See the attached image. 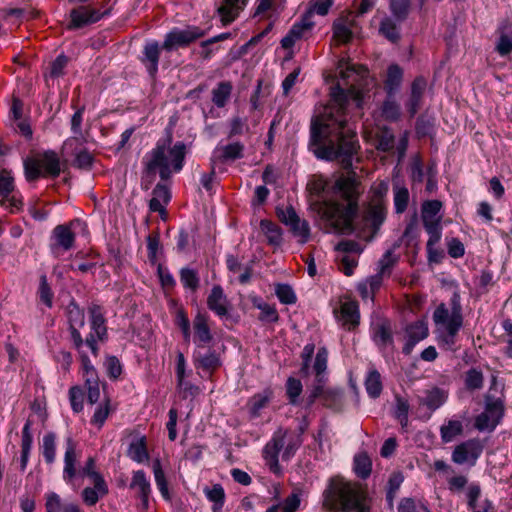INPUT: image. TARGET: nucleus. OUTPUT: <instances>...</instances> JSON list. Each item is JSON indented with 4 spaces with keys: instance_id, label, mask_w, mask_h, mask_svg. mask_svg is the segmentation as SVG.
<instances>
[{
    "instance_id": "obj_1",
    "label": "nucleus",
    "mask_w": 512,
    "mask_h": 512,
    "mask_svg": "<svg viewBox=\"0 0 512 512\" xmlns=\"http://www.w3.org/2000/svg\"><path fill=\"white\" fill-rule=\"evenodd\" d=\"M331 99L323 113L311 121L309 149L321 160H340L344 169L352 167L357 152L356 133L347 124L348 96L339 84L331 89Z\"/></svg>"
},
{
    "instance_id": "obj_2",
    "label": "nucleus",
    "mask_w": 512,
    "mask_h": 512,
    "mask_svg": "<svg viewBox=\"0 0 512 512\" xmlns=\"http://www.w3.org/2000/svg\"><path fill=\"white\" fill-rule=\"evenodd\" d=\"M359 184L354 172L338 178L334 186L335 191L347 201V204L344 206L333 201L324 203L323 218L338 234L350 235L355 231L353 220L358 212Z\"/></svg>"
},
{
    "instance_id": "obj_3",
    "label": "nucleus",
    "mask_w": 512,
    "mask_h": 512,
    "mask_svg": "<svg viewBox=\"0 0 512 512\" xmlns=\"http://www.w3.org/2000/svg\"><path fill=\"white\" fill-rule=\"evenodd\" d=\"M172 137L159 140L144 158L146 176L142 178V188L148 190L154 180L156 171L159 172L161 180H168L172 172L182 170L186 156V145L183 142H176L170 147Z\"/></svg>"
},
{
    "instance_id": "obj_4",
    "label": "nucleus",
    "mask_w": 512,
    "mask_h": 512,
    "mask_svg": "<svg viewBox=\"0 0 512 512\" xmlns=\"http://www.w3.org/2000/svg\"><path fill=\"white\" fill-rule=\"evenodd\" d=\"M323 507L333 512H369L361 493L342 478L330 479L323 492Z\"/></svg>"
},
{
    "instance_id": "obj_5",
    "label": "nucleus",
    "mask_w": 512,
    "mask_h": 512,
    "mask_svg": "<svg viewBox=\"0 0 512 512\" xmlns=\"http://www.w3.org/2000/svg\"><path fill=\"white\" fill-rule=\"evenodd\" d=\"M451 313L444 303L439 304L433 312V321L436 325L445 327L448 337L447 343H454V337L457 335L463 325L462 306L460 295L455 292L450 299Z\"/></svg>"
},
{
    "instance_id": "obj_6",
    "label": "nucleus",
    "mask_w": 512,
    "mask_h": 512,
    "mask_svg": "<svg viewBox=\"0 0 512 512\" xmlns=\"http://www.w3.org/2000/svg\"><path fill=\"white\" fill-rule=\"evenodd\" d=\"M483 451V445L477 438L460 443L452 452V461L458 465L470 463L474 465Z\"/></svg>"
},
{
    "instance_id": "obj_7",
    "label": "nucleus",
    "mask_w": 512,
    "mask_h": 512,
    "mask_svg": "<svg viewBox=\"0 0 512 512\" xmlns=\"http://www.w3.org/2000/svg\"><path fill=\"white\" fill-rule=\"evenodd\" d=\"M387 210L381 200H377L368 205L362 215L361 225L363 228H369L372 231L369 240L373 239L378 233L381 225L386 219Z\"/></svg>"
},
{
    "instance_id": "obj_8",
    "label": "nucleus",
    "mask_w": 512,
    "mask_h": 512,
    "mask_svg": "<svg viewBox=\"0 0 512 512\" xmlns=\"http://www.w3.org/2000/svg\"><path fill=\"white\" fill-rule=\"evenodd\" d=\"M442 202L439 200H428L422 204V222L427 234L442 233L441 219L439 215Z\"/></svg>"
},
{
    "instance_id": "obj_9",
    "label": "nucleus",
    "mask_w": 512,
    "mask_h": 512,
    "mask_svg": "<svg viewBox=\"0 0 512 512\" xmlns=\"http://www.w3.org/2000/svg\"><path fill=\"white\" fill-rule=\"evenodd\" d=\"M67 317L69 323V332L73 347L80 349L84 346L83 338L77 326L83 327L85 324L84 311L74 302L71 301L67 306Z\"/></svg>"
},
{
    "instance_id": "obj_10",
    "label": "nucleus",
    "mask_w": 512,
    "mask_h": 512,
    "mask_svg": "<svg viewBox=\"0 0 512 512\" xmlns=\"http://www.w3.org/2000/svg\"><path fill=\"white\" fill-rule=\"evenodd\" d=\"M285 435L280 431L275 433L273 438L265 445L263 456L266 464L274 473H280L279 453L285 446Z\"/></svg>"
},
{
    "instance_id": "obj_11",
    "label": "nucleus",
    "mask_w": 512,
    "mask_h": 512,
    "mask_svg": "<svg viewBox=\"0 0 512 512\" xmlns=\"http://www.w3.org/2000/svg\"><path fill=\"white\" fill-rule=\"evenodd\" d=\"M426 88L427 81L423 76H418L413 80L410 95L405 102V108L411 118H413L421 108Z\"/></svg>"
},
{
    "instance_id": "obj_12",
    "label": "nucleus",
    "mask_w": 512,
    "mask_h": 512,
    "mask_svg": "<svg viewBox=\"0 0 512 512\" xmlns=\"http://www.w3.org/2000/svg\"><path fill=\"white\" fill-rule=\"evenodd\" d=\"M407 341L403 347V353L411 354L415 345L424 340L429 333L427 322L423 319L409 324L405 329Z\"/></svg>"
},
{
    "instance_id": "obj_13",
    "label": "nucleus",
    "mask_w": 512,
    "mask_h": 512,
    "mask_svg": "<svg viewBox=\"0 0 512 512\" xmlns=\"http://www.w3.org/2000/svg\"><path fill=\"white\" fill-rule=\"evenodd\" d=\"M104 13L90 7H79L71 11V19L67 24L68 29H81L89 23H95L101 19Z\"/></svg>"
},
{
    "instance_id": "obj_14",
    "label": "nucleus",
    "mask_w": 512,
    "mask_h": 512,
    "mask_svg": "<svg viewBox=\"0 0 512 512\" xmlns=\"http://www.w3.org/2000/svg\"><path fill=\"white\" fill-rule=\"evenodd\" d=\"M162 49V45L160 46L157 41H148L143 47L140 61L146 67L148 74L152 78H154L158 72V64Z\"/></svg>"
},
{
    "instance_id": "obj_15",
    "label": "nucleus",
    "mask_w": 512,
    "mask_h": 512,
    "mask_svg": "<svg viewBox=\"0 0 512 512\" xmlns=\"http://www.w3.org/2000/svg\"><path fill=\"white\" fill-rule=\"evenodd\" d=\"M246 4L247 0H222L217 9V20L220 21L223 26L228 25L235 20Z\"/></svg>"
},
{
    "instance_id": "obj_16",
    "label": "nucleus",
    "mask_w": 512,
    "mask_h": 512,
    "mask_svg": "<svg viewBox=\"0 0 512 512\" xmlns=\"http://www.w3.org/2000/svg\"><path fill=\"white\" fill-rule=\"evenodd\" d=\"M89 316V324L91 329L89 335L97 337L100 342L106 341L108 336L106 319L101 307L98 305H92L89 308Z\"/></svg>"
},
{
    "instance_id": "obj_17",
    "label": "nucleus",
    "mask_w": 512,
    "mask_h": 512,
    "mask_svg": "<svg viewBox=\"0 0 512 512\" xmlns=\"http://www.w3.org/2000/svg\"><path fill=\"white\" fill-rule=\"evenodd\" d=\"M55 243L51 245L53 253H58L59 249L70 250L74 246L75 234L66 225H57L52 232Z\"/></svg>"
},
{
    "instance_id": "obj_18",
    "label": "nucleus",
    "mask_w": 512,
    "mask_h": 512,
    "mask_svg": "<svg viewBox=\"0 0 512 512\" xmlns=\"http://www.w3.org/2000/svg\"><path fill=\"white\" fill-rule=\"evenodd\" d=\"M228 300L220 285H215L207 298V306L219 317L228 315Z\"/></svg>"
},
{
    "instance_id": "obj_19",
    "label": "nucleus",
    "mask_w": 512,
    "mask_h": 512,
    "mask_svg": "<svg viewBox=\"0 0 512 512\" xmlns=\"http://www.w3.org/2000/svg\"><path fill=\"white\" fill-rule=\"evenodd\" d=\"M372 339L381 350L389 346L393 347L392 329L388 320H381L373 325Z\"/></svg>"
},
{
    "instance_id": "obj_20",
    "label": "nucleus",
    "mask_w": 512,
    "mask_h": 512,
    "mask_svg": "<svg viewBox=\"0 0 512 512\" xmlns=\"http://www.w3.org/2000/svg\"><path fill=\"white\" fill-rule=\"evenodd\" d=\"M94 487H86L82 491V499L87 506H94L100 498L108 494V486L102 476L93 481Z\"/></svg>"
},
{
    "instance_id": "obj_21",
    "label": "nucleus",
    "mask_w": 512,
    "mask_h": 512,
    "mask_svg": "<svg viewBox=\"0 0 512 512\" xmlns=\"http://www.w3.org/2000/svg\"><path fill=\"white\" fill-rule=\"evenodd\" d=\"M447 398L446 391L433 387L425 392V396L419 398V404L426 406L430 411H435L446 402Z\"/></svg>"
},
{
    "instance_id": "obj_22",
    "label": "nucleus",
    "mask_w": 512,
    "mask_h": 512,
    "mask_svg": "<svg viewBox=\"0 0 512 512\" xmlns=\"http://www.w3.org/2000/svg\"><path fill=\"white\" fill-rule=\"evenodd\" d=\"M32 427V421L28 419L24 427L22 429V435H21V456H20V469L21 471H25L29 455L32 449V443H33V435L31 431Z\"/></svg>"
},
{
    "instance_id": "obj_23",
    "label": "nucleus",
    "mask_w": 512,
    "mask_h": 512,
    "mask_svg": "<svg viewBox=\"0 0 512 512\" xmlns=\"http://www.w3.org/2000/svg\"><path fill=\"white\" fill-rule=\"evenodd\" d=\"M341 320L348 330L354 329L359 325L360 313L357 302H345L341 306Z\"/></svg>"
},
{
    "instance_id": "obj_24",
    "label": "nucleus",
    "mask_w": 512,
    "mask_h": 512,
    "mask_svg": "<svg viewBox=\"0 0 512 512\" xmlns=\"http://www.w3.org/2000/svg\"><path fill=\"white\" fill-rule=\"evenodd\" d=\"M338 69L340 77L343 80L348 81L353 79L357 81V78H365L368 75V69L363 65L350 64L347 60L341 59L338 63Z\"/></svg>"
},
{
    "instance_id": "obj_25",
    "label": "nucleus",
    "mask_w": 512,
    "mask_h": 512,
    "mask_svg": "<svg viewBox=\"0 0 512 512\" xmlns=\"http://www.w3.org/2000/svg\"><path fill=\"white\" fill-rule=\"evenodd\" d=\"M403 80V70L397 64H392L388 67L387 77L384 83L387 95L393 97L398 91Z\"/></svg>"
},
{
    "instance_id": "obj_26",
    "label": "nucleus",
    "mask_w": 512,
    "mask_h": 512,
    "mask_svg": "<svg viewBox=\"0 0 512 512\" xmlns=\"http://www.w3.org/2000/svg\"><path fill=\"white\" fill-rule=\"evenodd\" d=\"M203 34H167L162 44L163 49L167 51L176 50L188 46Z\"/></svg>"
},
{
    "instance_id": "obj_27",
    "label": "nucleus",
    "mask_w": 512,
    "mask_h": 512,
    "mask_svg": "<svg viewBox=\"0 0 512 512\" xmlns=\"http://www.w3.org/2000/svg\"><path fill=\"white\" fill-rule=\"evenodd\" d=\"M64 478L72 479L76 475V444L71 437L66 439V451L64 456Z\"/></svg>"
},
{
    "instance_id": "obj_28",
    "label": "nucleus",
    "mask_w": 512,
    "mask_h": 512,
    "mask_svg": "<svg viewBox=\"0 0 512 512\" xmlns=\"http://www.w3.org/2000/svg\"><path fill=\"white\" fill-rule=\"evenodd\" d=\"M41 168L51 177L55 178L60 175L61 166L60 159L56 152L52 150L45 151L39 158Z\"/></svg>"
},
{
    "instance_id": "obj_29",
    "label": "nucleus",
    "mask_w": 512,
    "mask_h": 512,
    "mask_svg": "<svg viewBox=\"0 0 512 512\" xmlns=\"http://www.w3.org/2000/svg\"><path fill=\"white\" fill-rule=\"evenodd\" d=\"M196 368L212 372L221 366V360L216 351L208 350L205 354L198 353L194 360Z\"/></svg>"
},
{
    "instance_id": "obj_30",
    "label": "nucleus",
    "mask_w": 512,
    "mask_h": 512,
    "mask_svg": "<svg viewBox=\"0 0 512 512\" xmlns=\"http://www.w3.org/2000/svg\"><path fill=\"white\" fill-rule=\"evenodd\" d=\"M195 337L202 343L207 344L212 340V334L208 326L206 315L198 313L193 321Z\"/></svg>"
},
{
    "instance_id": "obj_31",
    "label": "nucleus",
    "mask_w": 512,
    "mask_h": 512,
    "mask_svg": "<svg viewBox=\"0 0 512 512\" xmlns=\"http://www.w3.org/2000/svg\"><path fill=\"white\" fill-rule=\"evenodd\" d=\"M130 488L138 489L139 495L145 505L148 504V497L151 491L150 483L146 478V475L143 470H138L134 472L132 481L130 483Z\"/></svg>"
},
{
    "instance_id": "obj_32",
    "label": "nucleus",
    "mask_w": 512,
    "mask_h": 512,
    "mask_svg": "<svg viewBox=\"0 0 512 512\" xmlns=\"http://www.w3.org/2000/svg\"><path fill=\"white\" fill-rule=\"evenodd\" d=\"M40 449L47 464L54 463L56 459V434L54 432L46 433L42 438Z\"/></svg>"
},
{
    "instance_id": "obj_33",
    "label": "nucleus",
    "mask_w": 512,
    "mask_h": 512,
    "mask_svg": "<svg viewBox=\"0 0 512 512\" xmlns=\"http://www.w3.org/2000/svg\"><path fill=\"white\" fill-rule=\"evenodd\" d=\"M260 228L267 237L268 243L273 246H279L282 243L281 228L270 220L263 219L260 222Z\"/></svg>"
},
{
    "instance_id": "obj_34",
    "label": "nucleus",
    "mask_w": 512,
    "mask_h": 512,
    "mask_svg": "<svg viewBox=\"0 0 512 512\" xmlns=\"http://www.w3.org/2000/svg\"><path fill=\"white\" fill-rule=\"evenodd\" d=\"M485 412L489 414V416L493 419V422L496 421L495 425L497 426L504 414L503 401L500 398L495 399L489 394L486 395Z\"/></svg>"
},
{
    "instance_id": "obj_35",
    "label": "nucleus",
    "mask_w": 512,
    "mask_h": 512,
    "mask_svg": "<svg viewBox=\"0 0 512 512\" xmlns=\"http://www.w3.org/2000/svg\"><path fill=\"white\" fill-rule=\"evenodd\" d=\"M204 493L207 499L213 502L212 512H221L225 502V492L220 484H215L212 488L206 487Z\"/></svg>"
},
{
    "instance_id": "obj_36",
    "label": "nucleus",
    "mask_w": 512,
    "mask_h": 512,
    "mask_svg": "<svg viewBox=\"0 0 512 512\" xmlns=\"http://www.w3.org/2000/svg\"><path fill=\"white\" fill-rule=\"evenodd\" d=\"M463 433V425L459 420H449L440 428L441 440L444 443L451 442L455 437Z\"/></svg>"
},
{
    "instance_id": "obj_37",
    "label": "nucleus",
    "mask_w": 512,
    "mask_h": 512,
    "mask_svg": "<svg viewBox=\"0 0 512 512\" xmlns=\"http://www.w3.org/2000/svg\"><path fill=\"white\" fill-rule=\"evenodd\" d=\"M429 238L426 244L428 261L430 263H440L444 258V252L441 249L435 248V245L440 241L442 233L428 234Z\"/></svg>"
},
{
    "instance_id": "obj_38",
    "label": "nucleus",
    "mask_w": 512,
    "mask_h": 512,
    "mask_svg": "<svg viewBox=\"0 0 512 512\" xmlns=\"http://www.w3.org/2000/svg\"><path fill=\"white\" fill-rule=\"evenodd\" d=\"M393 194L395 212L402 214L406 211L409 204V191L406 187L395 184L393 186Z\"/></svg>"
},
{
    "instance_id": "obj_39",
    "label": "nucleus",
    "mask_w": 512,
    "mask_h": 512,
    "mask_svg": "<svg viewBox=\"0 0 512 512\" xmlns=\"http://www.w3.org/2000/svg\"><path fill=\"white\" fill-rule=\"evenodd\" d=\"M381 111L382 116L391 122L397 121L401 115L400 105L394 99V96L390 97L387 95L386 100L382 104Z\"/></svg>"
},
{
    "instance_id": "obj_40",
    "label": "nucleus",
    "mask_w": 512,
    "mask_h": 512,
    "mask_svg": "<svg viewBox=\"0 0 512 512\" xmlns=\"http://www.w3.org/2000/svg\"><path fill=\"white\" fill-rule=\"evenodd\" d=\"M377 149L382 152H389L393 149L395 136L388 127H382L377 133Z\"/></svg>"
},
{
    "instance_id": "obj_41",
    "label": "nucleus",
    "mask_w": 512,
    "mask_h": 512,
    "mask_svg": "<svg viewBox=\"0 0 512 512\" xmlns=\"http://www.w3.org/2000/svg\"><path fill=\"white\" fill-rule=\"evenodd\" d=\"M232 90L229 82H220L212 91V101L217 107H224Z\"/></svg>"
},
{
    "instance_id": "obj_42",
    "label": "nucleus",
    "mask_w": 512,
    "mask_h": 512,
    "mask_svg": "<svg viewBox=\"0 0 512 512\" xmlns=\"http://www.w3.org/2000/svg\"><path fill=\"white\" fill-rule=\"evenodd\" d=\"M366 391L372 398H377L382 392L381 376L377 370L370 371L365 381Z\"/></svg>"
},
{
    "instance_id": "obj_43",
    "label": "nucleus",
    "mask_w": 512,
    "mask_h": 512,
    "mask_svg": "<svg viewBox=\"0 0 512 512\" xmlns=\"http://www.w3.org/2000/svg\"><path fill=\"white\" fill-rule=\"evenodd\" d=\"M128 455L132 460L138 463H142L143 461L148 459V452L144 438H141L137 441H133L129 445Z\"/></svg>"
},
{
    "instance_id": "obj_44",
    "label": "nucleus",
    "mask_w": 512,
    "mask_h": 512,
    "mask_svg": "<svg viewBox=\"0 0 512 512\" xmlns=\"http://www.w3.org/2000/svg\"><path fill=\"white\" fill-rule=\"evenodd\" d=\"M180 281L185 288L196 291L200 279L196 270L184 267L180 270Z\"/></svg>"
},
{
    "instance_id": "obj_45",
    "label": "nucleus",
    "mask_w": 512,
    "mask_h": 512,
    "mask_svg": "<svg viewBox=\"0 0 512 512\" xmlns=\"http://www.w3.org/2000/svg\"><path fill=\"white\" fill-rule=\"evenodd\" d=\"M275 294L282 304L292 305L297 301L296 294L289 284H277L275 287Z\"/></svg>"
},
{
    "instance_id": "obj_46",
    "label": "nucleus",
    "mask_w": 512,
    "mask_h": 512,
    "mask_svg": "<svg viewBox=\"0 0 512 512\" xmlns=\"http://www.w3.org/2000/svg\"><path fill=\"white\" fill-rule=\"evenodd\" d=\"M354 464L355 472L360 478L366 479L370 475L372 463L366 454L356 455L354 458Z\"/></svg>"
},
{
    "instance_id": "obj_47",
    "label": "nucleus",
    "mask_w": 512,
    "mask_h": 512,
    "mask_svg": "<svg viewBox=\"0 0 512 512\" xmlns=\"http://www.w3.org/2000/svg\"><path fill=\"white\" fill-rule=\"evenodd\" d=\"M483 373L476 369L471 368L465 373V386L468 390H479L483 387Z\"/></svg>"
},
{
    "instance_id": "obj_48",
    "label": "nucleus",
    "mask_w": 512,
    "mask_h": 512,
    "mask_svg": "<svg viewBox=\"0 0 512 512\" xmlns=\"http://www.w3.org/2000/svg\"><path fill=\"white\" fill-rule=\"evenodd\" d=\"M26 179L31 182L37 180L41 175V164L39 159L27 158L24 160Z\"/></svg>"
},
{
    "instance_id": "obj_49",
    "label": "nucleus",
    "mask_w": 512,
    "mask_h": 512,
    "mask_svg": "<svg viewBox=\"0 0 512 512\" xmlns=\"http://www.w3.org/2000/svg\"><path fill=\"white\" fill-rule=\"evenodd\" d=\"M327 361H328V351L325 347H321L318 349L313 369L316 373L317 381L321 382L322 377L321 374L326 370L327 368Z\"/></svg>"
},
{
    "instance_id": "obj_50",
    "label": "nucleus",
    "mask_w": 512,
    "mask_h": 512,
    "mask_svg": "<svg viewBox=\"0 0 512 512\" xmlns=\"http://www.w3.org/2000/svg\"><path fill=\"white\" fill-rule=\"evenodd\" d=\"M302 383L299 379L289 377L286 382V393L289 398V402L293 405L297 404L298 397L302 393Z\"/></svg>"
},
{
    "instance_id": "obj_51",
    "label": "nucleus",
    "mask_w": 512,
    "mask_h": 512,
    "mask_svg": "<svg viewBox=\"0 0 512 512\" xmlns=\"http://www.w3.org/2000/svg\"><path fill=\"white\" fill-rule=\"evenodd\" d=\"M289 227L293 235L299 238L300 243L304 244L308 241L310 236V228L306 220H301L299 218L298 223H292Z\"/></svg>"
},
{
    "instance_id": "obj_52",
    "label": "nucleus",
    "mask_w": 512,
    "mask_h": 512,
    "mask_svg": "<svg viewBox=\"0 0 512 512\" xmlns=\"http://www.w3.org/2000/svg\"><path fill=\"white\" fill-rule=\"evenodd\" d=\"M110 411V399L106 398L104 403L96 408L94 415L91 418V423L97 425L98 427H102L108 418Z\"/></svg>"
},
{
    "instance_id": "obj_53",
    "label": "nucleus",
    "mask_w": 512,
    "mask_h": 512,
    "mask_svg": "<svg viewBox=\"0 0 512 512\" xmlns=\"http://www.w3.org/2000/svg\"><path fill=\"white\" fill-rule=\"evenodd\" d=\"M222 159L226 160H236L243 157L244 145L240 142H235L228 144L222 149Z\"/></svg>"
},
{
    "instance_id": "obj_54",
    "label": "nucleus",
    "mask_w": 512,
    "mask_h": 512,
    "mask_svg": "<svg viewBox=\"0 0 512 512\" xmlns=\"http://www.w3.org/2000/svg\"><path fill=\"white\" fill-rule=\"evenodd\" d=\"M40 300L48 307L51 308L53 305V292L47 282L45 275L40 277V285L38 290Z\"/></svg>"
},
{
    "instance_id": "obj_55",
    "label": "nucleus",
    "mask_w": 512,
    "mask_h": 512,
    "mask_svg": "<svg viewBox=\"0 0 512 512\" xmlns=\"http://www.w3.org/2000/svg\"><path fill=\"white\" fill-rule=\"evenodd\" d=\"M104 367L111 379H117L122 373L121 363L116 356L108 355L105 359Z\"/></svg>"
},
{
    "instance_id": "obj_56",
    "label": "nucleus",
    "mask_w": 512,
    "mask_h": 512,
    "mask_svg": "<svg viewBox=\"0 0 512 512\" xmlns=\"http://www.w3.org/2000/svg\"><path fill=\"white\" fill-rule=\"evenodd\" d=\"M495 51L502 57L512 52V34H500L495 43Z\"/></svg>"
},
{
    "instance_id": "obj_57",
    "label": "nucleus",
    "mask_w": 512,
    "mask_h": 512,
    "mask_svg": "<svg viewBox=\"0 0 512 512\" xmlns=\"http://www.w3.org/2000/svg\"><path fill=\"white\" fill-rule=\"evenodd\" d=\"M69 400L72 410L79 413L83 409L84 393L81 387L73 386L69 390Z\"/></svg>"
},
{
    "instance_id": "obj_58",
    "label": "nucleus",
    "mask_w": 512,
    "mask_h": 512,
    "mask_svg": "<svg viewBox=\"0 0 512 512\" xmlns=\"http://www.w3.org/2000/svg\"><path fill=\"white\" fill-rule=\"evenodd\" d=\"M93 156L86 149L79 151L75 155L73 166L78 169L89 170L93 164Z\"/></svg>"
},
{
    "instance_id": "obj_59",
    "label": "nucleus",
    "mask_w": 512,
    "mask_h": 512,
    "mask_svg": "<svg viewBox=\"0 0 512 512\" xmlns=\"http://www.w3.org/2000/svg\"><path fill=\"white\" fill-rule=\"evenodd\" d=\"M314 10L310 8L303 14L299 23L293 25L289 32H299V30H310L315 26Z\"/></svg>"
},
{
    "instance_id": "obj_60",
    "label": "nucleus",
    "mask_w": 512,
    "mask_h": 512,
    "mask_svg": "<svg viewBox=\"0 0 512 512\" xmlns=\"http://www.w3.org/2000/svg\"><path fill=\"white\" fill-rule=\"evenodd\" d=\"M390 7L393 15L399 19H404L409 12L410 1L409 0H390Z\"/></svg>"
},
{
    "instance_id": "obj_61",
    "label": "nucleus",
    "mask_w": 512,
    "mask_h": 512,
    "mask_svg": "<svg viewBox=\"0 0 512 512\" xmlns=\"http://www.w3.org/2000/svg\"><path fill=\"white\" fill-rule=\"evenodd\" d=\"M256 307L261 310V314L259 316V319L261 321H266L270 323H275L278 321L279 316L275 307L267 303L257 304Z\"/></svg>"
},
{
    "instance_id": "obj_62",
    "label": "nucleus",
    "mask_w": 512,
    "mask_h": 512,
    "mask_svg": "<svg viewBox=\"0 0 512 512\" xmlns=\"http://www.w3.org/2000/svg\"><path fill=\"white\" fill-rule=\"evenodd\" d=\"M14 189V179L6 170L0 171V195L8 197Z\"/></svg>"
},
{
    "instance_id": "obj_63",
    "label": "nucleus",
    "mask_w": 512,
    "mask_h": 512,
    "mask_svg": "<svg viewBox=\"0 0 512 512\" xmlns=\"http://www.w3.org/2000/svg\"><path fill=\"white\" fill-rule=\"evenodd\" d=\"M408 412H409V403L402 398H397L396 409H395L394 415L399 420L402 427L407 426Z\"/></svg>"
},
{
    "instance_id": "obj_64",
    "label": "nucleus",
    "mask_w": 512,
    "mask_h": 512,
    "mask_svg": "<svg viewBox=\"0 0 512 512\" xmlns=\"http://www.w3.org/2000/svg\"><path fill=\"white\" fill-rule=\"evenodd\" d=\"M46 512H63V506L60 496L51 492L46 496Z\"/></svg>"
}]
</instances>
